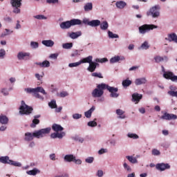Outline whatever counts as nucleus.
<instances>
[{"label": "nucleus", "instance_id": "64", "mask_svg": "<svg viewBox=\"0 0 177 177\" xmlns=\"http://www.w3.org/2000/svg\"><path fill=\"white\" fill-rule=\"evenodd\" d=\"M152 154H153V156H160V151L154 149L152 150Z\"/></svg>", "mask_w": 177, "mask_h": 177}, {"label": "nucleus", "instance_id": "61", "mask_svg": "<svg viewBox=\"0 0 177 177\" xmlns=\"http://www.w3.org/2000/svg\"><path fill=\"white\" fill-rule=\"evenodd\" d=\"M1 93L3 95V96H8V95H9V91L7 88H2Z\"/></svg>", "mask_w": 177, "mask_h": 177}, {"label": "nucleus", "instance_id": "14", "mask_svg": "<svg viewBox=\"0 0 177 177\" xmlns=\"http://www.w3.org/2000/svg\"><path fill=\"white\" fill-rule=\"evenodd\" d=\"M77 24L81 25V23H61L59 26L62 30H67L73 26H77Z\"/></svg>", "mask_w": 177, "mask_h": 177}, {"label": "nucleus", "instance_id": "26", "mask_svg": "<svg viewBox=\"0 0 177 177\" xmlns=\"http://www.w3.org/2000/svg\"><path fill=\"white\" fill-rule=\"evenodd\" d=\"M93 59V57L92 55H89L88 57L81 59L80 63H81V64H82L84 63H88V64H90L92 63Z\"/></svg>", "mask_w": 177, "mask_h": 177}, {"label": "nucleus", "instance_id": "52", "mask_svg": "<svg viewBox=\"0 0 177 177\" xmlns=\"http://www.w3.org/2000/svg\"><path fill=\"white\" fill-rule=\"evenodd\" d=\"M33 96L37 99H39L40 100H44V96H41V95H39V92H35V93L33 94Z\"/></svg>", "mask_w": 177, "mask_h": 177}, {"label": "nucleus", "instance_id": "43", "mask_svg": "<svg viewBox=\"0 0 177 177\" xmlns=\"http://www.w3.org/2000/svg\"><path fill=\"white\" fill-rule=\"evenodd\" d=\"M78 66H81L80 61H79L77 62L70 63L68 64V67H70L71 68H73V67H78Z\"/></svg>", "mask_w": 177, "mask_h": 177}, {"label": "nucleus", "instance_id": "15", "mask_svg": "<svg viewBox=\"0 0 177 177\" xmlns=\"http://www.w3.org/2000/svg\"><path fill=\"white\" fill-rule=\"evenodd\" d=\"M168 37H165L166 41H169V42H175L177 44V35L175 33H171L167 35Z\"/></svg>", "mask_w": 177, "mask_h": 177}, {"label": "nucleus", "instance_id": "16", "mask_svg": "<svg viewBox=\"0 0 177 177\" xmlns=\"http://www.w3.org/2000/svg\"><path fill=\"white\" fill-rule=\"evenodd\" d=\"M66 136V133L62 132V133H59V131H56L55 133H53L50 135V138L52 139H63V136Z\"/></svg>", "mask_w": 177, "mask_h": 177}, {"label": "nucleus", "instance_id": "55", "mask_svg": "<svg viewBox=\"0 0 177 177\" xmlns=\"http://www.w3.org/2000/svg\"><path fill=\"white\" fill-rule=\"evenodd\" d=\"M73 162L76 165H81L82 164V160L81 159H77L75 156V158L73 159Z\"/></svg>", "mask_w": 177, "mask_h": 177}, {"label": "nucleus", "instance_id": "12", "mask_svg": "<svg viewBox=\"0 0 177 177\" xmlns=\"http://www.w3.org/2000/svg\"><path fill=\"white\" fill-rule=\"evenodd\" d=\"M143 97L142 94H139L138 93H134L132 94L131 101L133 102L136 104H138Z\"/></svg>", "mask_w": 177, "mask_h": 177}, {"label": "nucleus", "instance_id": "36", "mask_svg": "<svg viewBox=\"0 0 177 177\" xmlns=\"http://www.w3.org/2000/svg\"><path fill=\"white\" fill-rule=\"evenodd\" d=\"M123 168L124 171H127L128 172H132V168L127 162L123 163Z\"/></svg>", "mask_w": 177, "mask_h": 177}, {"label": "nucleus", "instance_id": "8", "mask_svg": "<svg viewBox=\"0 0 177 177\" xmlns=\"http://www.w3.org/2000/svg\"><path fill=\"white\" fill-rule=\"evenodd\" d=\"M30 56V53L19 51L17 55V58L19 62H21L22 60H28Z\"/></svg>", "mask_w": 177, "mask_h": 177}, {"label": "nucleus", "instance_id": "27", "mask_svg": "<svg viewBox=\"0 0 177 177\" xmlns=\"http://www.w3.org/2000/svg\"><path fill=\"white\" fill-rule=\"evenodd\" d=\"M52 129H53L55 132H62L64 129L60 124H54L52 126Z\"/></svg>", "mask_w": 177, "mask_h": 177}, {"label": "nucleus", "instance_id": "31", "mask_svg": "<svg viewBox=\"0 0 177 177\" xmlns=\"http://www.w3.org/2000/svg\"><path fill=\"white\" fill-rule=\"evenodd\" d=\"M26 174L28 175H31V176H35V175H37V174H39V170L37 168H35L32 170L27 171Z\"/></svg>", "mask_w": 177, "mask_h": 177}, {"label": "nucleus", "instance_id": "33", "mask_svg": "<svg viewBox=\"0 0 177 177\" xmlns=\"http://www.w3.org/2000/svg\"><path fill=\"white\" fill-rule=\"evenodd\" d=\"M95 70L96 66H95V64H93V62H92L91 64H89V66L87 68V71L90 73H93Z\"/></svg>", "mask_w": 177, "mask_h": 177}, {"label": "nucleus", "instance_id": "20", "mask_svg": "<svg viewBox=\"0 0 177 177\" xmlns=\"http://www.w3.org/2000/svg\"><path fill=\"white\" fill-rule=\"evenodd\" d=\"M0 124L2 125H8V124H9V118L5 115H0Z\"/></svg>", "mask_w": 177, "mask_h": 177}, {"label": "nucleus", "instance_id": "51", "mask_svg": "<svg viewBox=\"0 0 177 177\" xmlns=\"http://www.w3.org/2000/svg\"><path fill=\"white\" fill-rule=\"evenodd\" d=\"M57 96H59V97H66V96H68V93L67 91H62L60 93L57 94Z\"/></svg>", "mask_w": 177, "mask_h": 177}, {"label": "nucleus", "instance_id": "47", "mask_svg": "<svg viewBox=\"0 0 177 177\" xmlns=\"http://www.w3.org/2000/svg\"><path fill=\"white\" fill-rule=\"evenodd\" d=\"M48 67H50V62L48 60H45L42 62V68H47Z\"/></svg>", "mask_w": 177, "mask_h": 177}, {"label": "nucleus", "instance_id": "56", "mask_svg": "<svg viewBox=\"0 0 177 177\" xmlns=\"http://www.w3.org/2000/svg\"><path fill=\"white\" fill-rule=\"evenodd\" d=\"M101 30H107L109 28V24L108 23H102L100 24Z\"/></svg>", "mask_w": 177, "mask_h": 177}, {"label": "nucleus", "instance_id": "46", "mask_svg": "<svg viewBox=\"0 0 177 177\" xmlns=\"http://www.w3.org/2000/svg\"><path fill=\"white\" fill-rule=\"evenodd\" d=\"M95 161V158L89 156L85 159V162L87 164H92Z\"/></svg>", "mask_w": 177, "mask_h": 177}, {"label": "nucleus", "instance_id": "60", "mask_svg": "<svg viewBox=\"0 0 177 177\" xmlns=\"http://www.w3.org/2000/svg\"><path fill=\"white\" fill-rule=\"evenodd\" d=\"M107 151H109V150H107V149L102 148L101 149H100L98 151V154L102 156V154H105V153H107Z\"/></svg>", "mask_w": 177, "mask_h": 177}, {"label": "nucleus", "instance_id": "59", "mask_svg": "<svg viewBox=\"0 0 177 177\" xmlns=\"http://www.w3.org/2000/svg\"><path fill=\"white\" fill-rule=\"evenodd\" d=\"M84 24H87V26H90L91 27H97L100 26V23H85Z\"/></svg>", "mask_w": 177, "mask_h": 177}, {"label": "nucleus", "instance_id": "1", "mask_svg": "<svg viewBox=\"0 0 177 177\" xmlns=\"http://www.w3.org/2000/svg\"><path fill=\"white\" fill-rule=\"evenodd\" d=\"M104 89H107L110 92V97L117 98L120 96L118 92V88L113 87L106 84L104 83L100 84L97 86V88L93 90L91 95L93 97H102V95H104Z\"/></svg>", "mask_w": 177, "mask_h": 177}, {"label": "nucleus", "instance_id": "50", "mask_svg": "<svg viewBox=\"0 0 177 177\" xmlns=\"http://www.w3.org/2000/svg\"><path fill=\"white\" fill-rule=\"evenodd\" d=\"M154 60L156 63H161V62H164V59L160 56L154 57Z\"/></svg>", "mask_w": 177, "mask_h": 177}, {"label": "nucleus", "instance_id": "41", "mask_svg": "<svg viewBox=\"0 0 177 177\" xmlns=\"http://www.w3.org/2000/svg\"><path fill=\"white\" fill-rule=\"evenodd\" d=\"M39 124V119H33L32 124H30V128H35L37 125Z\"/></svg>", "mask_w": 177, "mask_h": 177}, {"label": "nucleus", "instance_id": "35", "mask_svg": "<svg viewBox=\"0 0 177 177\" xmlns=\"http://www.w3.org/2000/svg\"><path fill=\"white\" fill-rule=\"evenodd\" d=\"M48 106L50 109H57V104H56V101L55 100H53L48 102Z\"/></svg>", "mask_w": 177, "mask_h": 177}, {"label": "nucleus", "instance_id": "40", "mask_svg": "<svg viewBox=\"0 0 177 177\" xmlns=\"http://www.w3.org/2000/svg\"><path fill=\"white\" fill-rule=\"evenodd\" d=\"M30 47L32 49H38L39 47V44L37 41H31L30 42Z\"/></svg>", "mask_w": 177, "mask_h": 177}, {"label": "nucleus", "instance_id": "44", "mask_svg": "<svg viewBox=\"0 0 177 177\" xmlns=\"http://www.w3.org/2000/svg\"><path fill=\"white\" fill-rule=\"evenodd\" d=\"M5 31L3 33L1 34V38H3L4 37H6V35H10V34H12L13 31H10L9 29H5Z\"/></svg>", "mask_w": 177, "mask_h": 177}, {"label": "nucleus", "instance_id": "23", "mask_svg": "<svg viewBox=\"0 0 177 177\" xmlns=\"http://www.w3.org/2000/svg\"><path fill=\"white\" fill-rule=\"evenodd\" d=\"M95 109L96 107H95V106H93L88 111L84 112L85 118H91V117H92V113H93V111H95Z\"/></svg>", "mask_w": 177, "mask_h": 177}, {"label": "nucleus", "instance_id": "45", "mask_svg": "<svg viewBox=\"0 0 177 177\" xmlns=\"http://www.w3.org/2000/svg\"><path fill=\"white\" fill-rule=\"evenodd\" d=\"M95 62L97 63H106V62H109V59L107 58H96Z\"/></svg>", "mask_w": 177, "mask_h": 177}, {"label": "nucleus", "instance_id": "6", "mask_svg": "<svg viewBox=\"0 0 177 177\" xmlns=\"http://www.w3.org/2000/svg\"><path fill=\"white\" fill-rule=\"evenodd\" d=\"M10 3L14 8L13 13L19 14L21 12L20 8H21V0H11Z\"/></svg>", "mask_w": 177, "mask_h": 177}, {"label": "nucleus", "instance_id": "62", "mask_svg": "<svg viewBox=\"0 0 177 177\" xmlns=\"http://www.w3.org/2000/svg\"><path fill=\"white\" fill-rule=\"evenodd\" d=\"M58 57H59L58 53H53L49 56L50 59H53L54 60H56V59H57Z\"/></svg>", "mask_w": 177, "mask_h": 177}, {"label": "nucleus", "instance_id": "57", "mask_svg": "<svg viewBox=\"0 0 177 177\" xmlns=\"http://www.w3.org/2000/svg\"><path fill=\"white\" fill-rule=\"evenodd\" d=\"M63 23H82V21H81V20L80 19H71V21H64Z\"/></svg>", "mask_w": 177, "mask_h": 177}, {"label": "nucleus", "instance_id": "3", "mask_svg": "<svg viewBox=\"0 0 177 177\" xmlns=\"http://www.w3.org/2000/svg\"><path fill=\"white\" fill-rule=\"evenodd\" d=\"M32 107L26 104L24 101L21 102V106L19 107V114L21 115L26 114V115H28L32 113Z\"/></svg>", "mask_w": 177, "mask_h": 177}, {"label": "nucleus", "instance_id": "32", "mask_svg": "<svg viewBox=\"0 0 177 177\" xmlns=\"http://www.w3.org/2000/svg\"><path fill=\"white\" fill-rule=\"evenodd\" d=\"M132 84V81L127 79L122 81V85L123 88H128V86H131Z\"/></svg>", "mask_w": 177, "mask_h": 177}, {"label": "nucleus", "instance_id": "13", "mask_svg": "<svg viewBox=\"0 0 177 177\" xmlns=\"http://www.w3.org/2000/svg\"><path fill=\"white\" fill-rule=\"evenodd\" d=\"M162 120H166L170 121V120H176V115L172 113H165L160 118Z\"/></svg>", "mask_w": 177, "mask_h": 177}, {"label": "nucleus", "instance_id": "21", "mask_svg": "<svg viewBox=\"0 0 177 177\" xmlns=\"http://www.w3.org/2000/svg\"><path fill=\"white\" fill-rule=\"evenodd\" d=\"M42 45H44V46H46L47 48H52L53 45H55V41L53 40H43L41 41Z\"/></svg>", "mask_w": 177, "mask_h": 177}, {"label": "nucleus", "instance_id": "42", "mask_svg": "<svg viewBox=\"0 0 177 177\" xmlns=\"http://www.w3.org/2000/svg\"><path fill=\"white\" fill-rule=\"evenodd\" d=\"M108 35L109 38L114 39V38H120V36L117 34L113 33L111 31H108Z\"/></svg>", "mask_w": 177, "mask_h": 177}, {"label": "nucleus", "instance_id": "25", "mask_svg": "<svg viewBox=\"0 0 177 177\" xmlns=\"http://www.w3.org/2000/svg\"><path fill=\"white\" fill-rule=\"evenodd\" d=\"M170 89L171 91L167 92L168 95H169V96H172V97H177V91H176V87L171 86Z\"/></svg>", "mask_w": 177, "mask_h": 177}, {"label": "nucleus", "instance_id": "63", "mask_svg": "<svg viewBox=\"0 0 177 177\" xmlns=\"http://www.w3.org/2000/svg\"><path fill=\"white\" fill-rule=\"evenodd\" d=\"M35 77L37 78V81H42V78L44 77V76L39 75V73H35Z\"/></svg>", "mask_w": 177, "mask_h": 177}, {"label": "nucleus", "instance_id": "5", "mask_svg": "<svg viewBox=\"0 0 177 177\" xmlns=\"http://www.w3.org/2000/svg\"><path fill=\"white\" fill-rule=\"evenodd\" d=\"M154 28H158V26H156V25H148V24H145V25H142L141 26H140L138 28L139 30V32L142 35H145V34H146V32H149V31H150V30H154Z\"/></svg>", "mask_w": 177, "mask_h": 177}, {"label": "nucleus", "instance_id": "24", "mask_svg": "<svg viewBox=\"0 0 177 177\" xmlns=\"http://www.w3.org/2000/svg\"><path fill=\"white\" fill-rule=\"evenodd\" d=\"M82 35V32L81 31H77V32H73L69 35L70 38L72 39H77L78 37H81Z\"/></svg>", "mask_w": 177, "mask_h": 177}, {"label": "nucleus", "instance_id": "58", "mask_svg": "<svg viewBox=\"0 0 177 177\" xmlns=\"http://www.w3.org/2000/svg\"><path fill=\"white\" fill-rule=\"evenodd\" d=\"M91 75L92 77H96L97 78H103V76L100 73H93Z\"/></svg>", "mask_w": 177, "mask_h": 177}, {"label": "nucleus", "instance_id": "10", "mask_svg": "<svg viewBox=\"0 0 177 177\" xmlns=\"http://www.w3.org/2000/svg\"><path fill=\"white\" fill-rule=\"evenodd\" d=\"M156 168L158 171L162 172V171H165V169H169L171 168V165L168 163H158L156 165Z\"/></svg>", "mask_w": 177, "mask_h": 177}, {"label": "nucleus", "instance_id": "29", "mask_svg": "<svg viewBox=\"0 0 177 177\" xmlns=\"http://www.w3.org/2000/svg\"><path fill=\"white\" fill-rule=\"evenodd\" d=\"M126 158L131 162V164H138V159L133 156H127Z\"/></svg>", "mask_w": 177, "mask_h": 177}, {"label": "nucleus", "instance_id": "11", "mask_svg": "<svg viewBox=\"0 0 177 177\" xmlns=\"http://www.w3.org/2000/svg\"><path fill=\"white\" fill-rule=\"evenodd\" d=\"M124 60H125V57L115 55L110 59L109 62L111 64H114V63H118V62H122Z\"/></svg>", "mask_w": 177, "mask_h": 177}, {"label": "nucleus", "instance_id": "49", "mask_svg": "<svg viewBox=\"0 0 177 177\" xmlns=\"http://www.w3.org/2000/svg\"><path fill=\"white\" fill-rule=\"evenodd\" d=\"M72 118H73V120H80V118H82V114L73 113L72 115Z\"/></svg>", "mask_w": 177, "mask_h": 177}, {"label": "nucleus", "instance_id": "9", "mask_svg": "<svg viewBox=\"0 0 177 177\" xmlns=\"http://www.w3.org/2000/svg\"><path fill=\"white\" fill-rule=\"evenodd\" d=\"M149 13L152 17H158L160 16V6H155L149 10Z\"/></svg>", "mask_w": 177, "mask_h": 177}, {"label": "nucleus", "instance_id": "53", "mask_svg": "<svg viewBox=\"0 0 177 177\" xmlns=\"http://www.w3.org/2000/svg\"><path fill=\"white\" fill-rule=\"evenodd\" d=\"M6 55V51L5 50V49L3 48L0 49V59H4Z\"/></svg>", "mask_w": 177, "mask_h": 177}, {"label": "nucleus", "instance_id": "4", "mask_svg": "<svg viewBox=\"0 0 177 177\" xmlns=\"http://www.w3.org/2000/svg\"><path fill=\"white\" fill-rule=\"evenodd\" d=\"M0 162L1 164H8L9 165H13V167H21L20 162H16L10 159L9 156H1Z\"/></svg>", "mask_w": 177, "mask_h": 177}, {"label": "nucleus", "instance_id": "38", "mask_svg": "<svg viewBox=\"0 0 177 177\" xmlns=\"http://www.w3.org/2000/svg\"><path fill=\"white\" fill-rule=\"evenodd\" d=\"M63 49H71L73 48V43H65L62 44Z\"/></svg>", "mask_w": 177, "mask_h": 177}, {"label": "nucleus", "instance_id": "7", "mask_svg": "<svg viewBox=\"0 0 177 177\" xmlns=\"http://www.w3.org/2000/svg\"><path fill=\"white\" fill-rule=\"evenodd\" d=\"M24 91L26 92V93H33V95L35 93V92H39L43 95H46V91H45V89H44V88L41 86H38L35 88H26L24 89Z\"/></svg>", "mask_w": 177, "mask_h": 177}, {"label": "nucleus", "instance_id": "2", "mask_svg": "<svg viewBox=\"0 0 177 177\" xmlns=\"http://www.w3.org/2000/svg\"><path fill=\"white\" fill-rule=\"evenodd\" d=\"M50 127H47L35 131L33 133L27 132L25 133L24 140L26 142H31V140H34V138L42 139V138H45V136L50 133Z\"/></svg>", "mask_w": 177, "mask_h": 177}, {"label": "nucleus", "instance_id": "54", "mask_svg": "<svg viewBox=\"0 0 177 177\" xmlns=\"http://www.w3.org/2000/svg\"><path fill=\"white\" fill-rule=\"evenodd\" d=\"M35 19H37V20H46L47 17L42 15H36L34 17Z\"/></svg>", "mask_w": 177, "mask_h": 177}, {"label": "nucleus", "instance_id": "48", "mask_svg": "<svg viewBox=\"0 0 177 177\" xmlns=\"http://www.w3.org/2000/svg\"><path fill=\"white\" fill-rule=\"evenodd\" d=\"M150 48V46H149V42L145 41L142 45H141V49H145V50H147Z\"/></svg>", "mask_w": 177, "mask_h": 177}, {"label": "nucleus", "instance_id": "30", "mask_svg": "<svg viewBox=\"0 0 177 177\" xmlns=\"http://www.w3.org/2000/svg\"><path fill=\"white\" fill-rule=\"evenodd\" d=\"M82 23H107V21H100V20H97V19L90 21L89 19L84 18L83 19Z\"/></svg>", "mask_w": 177, "mask_h": 177}, {"label": "nucleus", "instance_id": "28", "mask_svg": "<svg viewBox=\"0 0 177 177\" xmlns=\"http://www.w3.org/2000/svg\"><path fill=\"white\" fill-rule=\"evenodd\" d=\"M115 5L118 9H124V8L127 6V3L124 1H117Z\"/></svg>", "mask_w": 177, "mask_h": 177}, {"label": "nucleus", "instance_id": "22", "mask_svg": "<svg viewBox=\"0 0 177 177\" xmlns=\"http://www.w3.org/2000/svg\"><path fill=\"white\" fill-rule=\"evenodd\" d=\"M75 156L73 154H68L64 157L65 162H73Z\"/></svg>", "mask_w": 177, "mask_h": 177}, {"label": "nucleus", "instance_id": "37", "mask_svg": "<svg viewBox=\"0 0 177 177\" xmlns=\"http://www.w3.org/2000/svg\"><path fill=\"white\" fill-rule=\"evenodd\" d=\"M88 127H91L93 128L95 127H97V122H96V119H94L93 121H90L87 123Z\"/></svg>", "mask_w": 177, "mask_h": 177}, {"label": "nucleus", "instance_id": "18", "mask_svg": "<svg viewBox=\"0 0 177 177\" xmlns=\"http://www.w3.org/2000/svg\"><path fill=\"white\" fill-rule=\"evenodd\" d=\"M147 79H146V77H140L135 80V84L137 86L145 85V84H147Z\"/></svg>", "mask_w": 177, "mask_h": 177}, {"label": "nucleus", "instance_id": "17", "mask_svg": "<svg viewBox=\"0 0 177 177\" xmlns=\"http://www.w3.org/2000/svg\"><path fill=\"white\" fill-rule=\"evenodd\" d=\"M116 114L118 116V118L120 119V120H125V118H127V116L124 115L125 114V111H123L122 109H117L116 110Z\"/></svg>", "mask_w": 177, "mask_h": 177}, {"label": "nucleus", "instance_id": "39", "mask_svg": "<svg viewBox=\"0 0 177 177\" xmlns=\"http://www.w3.org/2000/svg\"><path fill=\"white\" fill-rule=\"evenodd\" d=\"M127 137L130 138V139H139V136H138V134L133 133H129L127 134Z\"/></svg>", "mask_w": 177, "mask_h": 177}, {"label": "nucleus", "instance_id": "19", "mask_svg": "<svg viewBox=\"0 0 177 177\" xmlns=\"http://www.w3.org/2000/svg\"><path fill=\"white\" fill-rule=\"evenodd\" d=\"M163 77L166 80H171V81H173L174 77H175V75L174 74V73L171 71H167V72H165V73H163Z\"/></svg>", "mask_w": 177, "mask_h": 177}, {"label": "nucleus", "instance_id": "34", "mask_svg": "<svg viewBox=\"0 0 177 177\" xmlns=\"http://www.w3.org/2000/svg\"><path fill=\"white\" fill-rule=\"evenodd\" d=\"M84 8L85 12H89V10H92V9H93V6L92 5V3H87Z\"/></svg>", "mask_w": 177, "mask_h": 177}]
</instances>
